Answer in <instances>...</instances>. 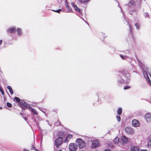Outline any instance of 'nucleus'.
<instances>
[{
    "mask_svg": "<svg viewBox=\"0 0 151 151\" xmlns=\"http://www.w3.org/2000/svg\"><path fill=\"white\" fill-rule=\"evenodd\" d=\"M130 75L128 72L124 70L119 72L117 76V84L119 85L122 84H127L129 80Z\"/></svg>",
    "mask_w": 151,
    "mask_h": 151,
    "instance_id": "obj_1",
    "label": "nucleus"
},
{
    "mask_svg": "<svg viewBox=\"0 0 151 151\" xmlns=\"http://www.w3.org/2000/svg\"><path fill=\"white\" fill-rule=\"evenodd\" d=\"M76 142L78 144L79 147L82 149L85 146V143L81 139H78L76 140Z\"/></svg>",
    "mask_w": 151,
    "mask_h": 151,
    "instance_id": "obj_2",
    "label": "nucleus"
},
{
    "mask_svg": "<svg viewBox=\"0 0 151 151\" xmlns=\"http://www.w3.org/2000/svg\"><path fill=\"white\" fill-rule=\"evenodd\" d=\"M78 148V145L75 143H70L69 146L70 151H76Z\"/></svg>",
    "mask_w": 151,
    "mask_h": 151,
    "instance_id": "obj_3",
    "label": "nucleus"
},
{
    "mask_svg": "<svg viewBox=\"0 0 151 151\" xmlns=\"http://www.w3.org/2000/svg\"><path fill=\"white\" fill-rule=\"evenodd\" d=\"M63 139L62 137H58L55 141V145L57 148L62 143Z\"/></svg>",
    "mask_w": 151,
    "mask_h": 151,
    "instance_id": "obj_4",
    "label": "nucleus"
},
{
    "mask_svg": "<svg viewBox=\"0 0 151 151\" xmlns=\"http://www.w3.org/2000/svg\"><path fill=\"white\" fill-rule=\"evenodd\" d=\"M143 73L144 78L146 79L148 83L151 86V81L149 79L147 72L145 70H143Z\"/></svg>",
    "mask_w": 151,
    "mask_h": 151,
    "instance_id": "obj_5",
    "label": "nucleus"
},
{
    "mask_svg": "<svg viewBox=\"0 0 151 151\" xmlns=\"http://www.w3.org/2000/svg\"><path fill=\"white\" fill-rule=\"evenodd\" d=\"M16 31V29L15 26L11 27L7 29V32L9 33H14Z\"/></svg>",
    "mask_w": 151,
    "mask_h": 151,
    "instance_id": "obj_6",
    "label": "nucleus"
},
{
    "mask_svg": "<svg viewBox=\"0 0 151 151\" xmlns=\"http://www.w3.org/2000/svg\"><path fill=\"white\" fill-rule=\"evenodd\" d=\"M99 145V141L97 140H95L92 141L91 144V147L93 149L96 148Z\"/></svg>",
    "mask_w": 151,
    "mask_h": 151,
    "instance_id": "obj_7",
    "label": "nucleus"
},
{
    "mask_svg": "<svg viewBox=\"0 0 151 151\" xmlns=\"http://www.w3.org/2000/svg\"><path fill=\"white\" fill-rule=\"evenodd\" d=\"M133 126L135 127H138L139 126V123L137 119H133L132 122Z\"/></svg>",
    "mask_w": 151,
    "mask_h": 151,
    "instance_id": "obj_8",
    "label": "nucleus"
},
{
    "mask_svg": "<svg viewBox=\"0 0 151 151\" xmlns=\"http://www.w3.org/2000/svg\"><path fill=\"white\" fill-rule=\"evenodd\" d=\"M71 5L75 9V10L78 12H81L80 9L75 4L74 2H71Z\"/></svg>",
    "mask_w": 151,
    "mask_h": 151,
    "instance_id": "obj_9",
    "label": "nucleus"
},
{
    "mask_svg": "<svg viewBox=\"0 0 151 151\" xmlns=\"http://www.w3.org/2000/svg\"><path fill=\"white\" fill-rule=\"evenodd\" d=\"M145 118L147 122H150L151 121V114H150L148 113L145 116Z\"/></svg>",
    "mask_w": 151,
    "mask_h": 151,
    "instance_id": "obj_10",
    "label": "nucleus"
},
{
    "mask_svg": "<svg viewBox=\"0 0 151 151\" xmlns=\"http://www.w3.org/2000/svg\"><path fill=\"white\" fill-rule=\"evenodd\" d=\"M17 35L19 36H21L23 35V32L22 29L19 28H18L17 29Z\"/></svg>",
    "mask_w": 151,
    "mask_h": 151,
    "instance_id": "obj_11",
    "label": "nucleus"
},
{
    "mask_svg": "<svg viewBox=\"0 0 151 151\" xmlns=\"http://www.w3.org/2000/svg\"><path fill=\"white\" fill-rule=\"evenodd\" d=\"M121 139L122 140V143H126L127 142L128 140V138L126 137L125 136H123L121 137Z\"/></svg>",
    "mask_w": 151,
    "mask_h": 151,
    "instance_id": "obj_12",
    "label": "nucleus"
},
{
    "mask_svg": "<svg viewBox=\"0 0 151 151\" xmlns=\"http://www.w3.org/2000/svg\"><path fill=\"white\" fill-rule=\"evenodd\" d=\"M66 9L65 10L66 12L71 13L73 12L72 10L70 8L67 4L66 5Z\"/></svg>",
    "mask_w": 151,
    "mask_h": 151,
    "instance_id": "obj_13",
    "label": "nucleus"
},
{
    "mask_svg": "<svg viewBox=\"0 0 151 151\" xmlns=\"http://www.w3.org/2000/svg\"><path fill=\"white\" fill-rule=\"evenodd\" d=\"M126 131L129 133H132L133 132L132 130L129 127H127L125 129Z\"/></svg>",
    "mask_w": 151,
    "mask_h": 151,
    "instance_id": "obj_14",
    "label": "nucleus"
},
{
    "mask_svg": "<svg viewBox=\"0 0 151 151\" xmlns=\"http://www.w3.org/2000/svg\"><path fill=\"white\" fill-rule=\"evenodd\" d=\"M20 104L21 105L23 106H23L24 107H25L27 104L23 100H21Z\"/></svg>",
    "mask_w": 151,
    "mask_h": 151,
    "instance_id": "obj_15",
    "label": "nucleus"
},
{
    "mask_svg": "<svg viewBox=\"0 0 151 151\" xmlns=\"http://www.w3.org/2000/svg\"><path fill=\"white\" fill-rule=\"evenodd\" d=\"M137 60L139 67L142 68V69H143V67L144 66L143 64L138 59H137Z\"/></svg>",
    "mask_w": 151,
    "mask_h": 151,
    "instance_id": "obj_16",
    "label": "nucleus"
},
{
    "mask_svg": "<svg viewBox=\"0 0 151 151\" xmlns=\"http://www.w3.org/2000/svg\"><path fill=\"white\" fill-rule=\"evenodd\" d=\"M21 107L22 108V110H23H23H24L26 109H30V110H31V109L32 108L31 107L29 106V105L28 104H27L25 106V107H24L23 106H21Z\"/></svg>",
    "mask_w": 151,
    "mask_h": 151,
    "instance_id": "obj_17",
    "label": "nucleus"
},
{
    "mask_svg": "<svg viewBox=\"0 0 151 151\" xmlns=\"http://www.w3.org/2000/svg\"><path fill=\"white\" fill-rule=\"evenodd\" d=\"M72 137V135L70 134H69L66 137L65 142H68L69 140Z\"/></svg>",
    "mask_w": 151,
    "mask_h": 151,
    "instance_id": "obj_18",
    "label": "nucleus"
},
{
    "mask_svg": "<svg viewBox=\"0 0 151 151\" xmlns=\"http://www.w3.org/2000/svg\"><path fill=\"white\" fill-rule=\"evenodd\" d=\"M131 151H138L139 148L137 147H133L131 148Z\"/></svg>",
    "mask_w": 151,
    "mask_h": 151,
    "instance_id": "obj_19",
    "label": "nucleus"
},
{
    "mask_svg": "<svg viewBox=\"0 0 151 151\" xmlns=\"http://www.w3.org/2000/svg\"><path fill=\"white\" fill-rule=\"evenodd\" d=\"M90 0H79V1L80 3L82 4L87 3Z\"/></svg>",
    "mask_w": 151,
    "mask_h": 151,
    "instance_id": "obj_20",
    "label": "nucleus"
},
{
    "mask_svg": "<svg viewBox=\"0 0 151 151\" xmlns=\"http://www.w3.org/2000/svg\"><path fill=\"white\" fill-rule=\"evenodd\" d=\"M7 88L9 89L10 93L12 95L13 94V91L12 88L10 86H8Z\"/></svg>",
    "mask_w": 151,
    "mask_h": 151,
    "instance_id": "obj_21",
    "label": "nucleus"
},
{
    "mask_svg": "<svg viewBox=\"0 0 151 151\" xmlns=\"http://www.w3.org/2000/svg\"><path fill=\"white\" fill-rule=\"evenodd\" d=\"M128 25H129V31H130L131 35L132 38L133 39H134V37H133V35L132 34V28L131 26L130 25V24L129 23H128Z\"/></svg>",
    "mask_w": 151,
    "mask_h": 151,
    "instance_id": "obj_22",
    "label": "nucleus"
},
{
    "mask_svg": "<svg viewBox=\"0 0 151 151\" xmlns=\"http://www.w3.org/2000/svg\"><path fill=\"white\" fill-rule=\"evenodd\" d=\"M119 139L118 137H116L115 138L114 140V142L115 144H117L119 142Z\"/></svg>",
    "mask_w": 151,
    "mask_h": 151,
    "instance_id": "obj_23",
    "label": "nucleus"
},
{
    "mask_svg": "<svg viewBox=\"0 0 151 151\" xmlns=\"http://www.w3.org/2000/svg\"><path fill=\"white\" fill-rule=\"evenodd\" d=\"M122 112V109L121 108H119L117 110V113L119 115H120L121 114Z\"/></svg>",
    "mask_w": 151,
    "mask_h": 151,
    "instance_id": "obj_24",
    "label": "nucleus"
},
{
    "mask_svg": "<svg viewBox=\"0 0 151 151\" xmlns=\"http://www.w3.org/2000/svg\"><path fill=\"white\" fill-rule=\"evenodd\" d=\"M120 56L123 60H125L127 58H128L127 56L123 55H120Z\"/></svg>",
    "mask_w": 151,
    "mask_h": 151,
    "instance_id": "obj_25",
    "label": "nucleus"
},
{
    "mask_svg": "<svg viewBox=\"0 0 151 151\" xmlns=\"http://www.w3.org/2000/svg\"><path fill=\"white\" fill-rule=\"evenodd\" d=\"M31 111L32 112L33 114L38 115L37 111L33 108L31 109Z\"/></svg>",
    "mask_w": 151,
    "mask_h": 151,
    "instance_id": "obj_26",
    "label": "nucleus"
},
{
    "mask_svg": "<svg viewBox=\"0 0 151 151\" xmlns=\"http://www.w3.org/2000/svg\"><path fill=\"white\" fill-rule=\"evenodd\" d=\"M134 25L136 27V29L137 30H138L140 28V25L139 23H136L134 24Z\"/></svg>",
    "mask_w": 151,
    "mask_h": 151,
    "instance_id": "obj_27",
    "label": "nucleus"
},
{
    "mask_svg": "<svg viewBox=\"0 0 151 151\" xmlns=\"http://www.w3.org/2000/svg\"><path fill=\"white\" fill-rule=\"evenodd\" d=\"M14 99L16 100V101L17 102H20L21 100L18 97H15L14 98Z\"/></svg>",
    "mask_w": 151,
    "mask_h": 151,
    "instance_id": "obj_28",
    "label": "nucleus"
},
{
    "mask_svg": "<svg viewBox=\"0 0 151 151\" xmlns=\"http://www.w3.org/2000/svg\"><path fill=\"white\" fill-rule=\"evenodd\" d=\"M53 11L58 13H60V12L62 11V9H59L57 10H52Z\"/></svg>",
    "mask_w": 151,
    "mask_h": 151,
    "instance_id": "obj_29",
    "label": "nucleus"
},
{
    "mask_svg": "<svg viewBox=\"0 0 151 151\" xmlns=\"http://www.w3.org/2000/svg\"><path fill=\"white\" fill-rule=\"evenodd\" d=\"M0 91L1 92V94L2 95H4V92L3 90V89L1 86H0Z\"/></svg>",
    "mask_w": 151,
    "mask_h": 151,
    "instance_id": "obj_30",
    "label": "nucleus"
},
{
    "mask_svg": "<svg viewBox=\"0 0 151 151\" xmlns=\"http://www.w3.org/2000/svg\"><path fill=\"white\" fill-rule=\"evenodd\" d=\"M116 118L118 122H120L121 120V117L117 115Z\"/></svg>",
    "mask_w": 151,
    "mask_h": 151,
    "instance_id": "obj_31",
    "label": "nucleus"
},
{
    "mask_svg": "<svg viewBox=\"0 0 151 151\" xmlns=\"http://www.w3.org/2000/svg\"><path fill=\"white\" fill-rule=\"evenodd\" d=\"M6 105L7 106L9 107H11L12 106V104L11 103L9 102L7 103Z\"/></svg>",
    "mask_w": 151,
    "mask_h": 151,
    "instance_id": "obj_32",
    "label": "nucleus"
},
{
    "mask_svg": "<svg viewBox=\"0 0 151 151\" xmlns=\"http://www.w3.org/2000/svg\"><path fill=\"white\" fill-rule=\"evenodd\" d=\"M134 2L132 1H130L128 5L130 6L131 5H133L134 4Z\"/></svg>",
    "mask_w": 151,
    "mask_h": 151,
    "instance_id": "obj_33",
    "label": "nucleus"
},
{
    "mask_svg": "<svg viewBox=\"0 0 151 151\" xmlns=\"http://www.w3.org/2000/svg\"><path fill=\"white\" fill-rule=\"evenodd\" d=\"M130 88V86H125L124 87V89H126L129 88Z\"/></svg>",
    "mask_w": 151,
    "mask_h": 151,
    "instance_id": "obj_34",
    "label": "nucleus"
},
{
    "mask_svg": "<svg viewBox=\"0 0 151 151\" xmlns=\"http://www.w3.org/2000/svg\"><path fill=\"white\" fill-rule=\"evenodd\" d=\"M148 145L151 147V140L148 142Z\"/></svg>",
    "mask_w": 151,
    "mask_h": 151,
    "instance_id": "obj_35",
    "label": "nucleus"
},
{
    "mask_svg": "<svg viewBox=\"0 0 151 151\" xmlns=\"http://www.w3.org/2000/svg\"><path fill=\"white\" fill-rule=\"evenodd\" d=\"M33 149L35 151H38V150L36 149L33 146V145H32V148L31 149V150H33Z\"/></svg>",
    "mask_w": 151,
    "mask_h": 151,
    "instance_id": "obj_36",
    "label": "nucleus"
},
{
    "mask_svg": "<svg viewBox=\"0 0 151 151\" xmlns=\"http://www.w3.org/2000/svg\"><path fill=\"white\" fill-rule=\"evenodd\" d=\"M148 14L147 13H145L144 14V16L146 17H148Z\"/></svg>",
    "mask_w": 151,
    "mask_h": 151,
    "instance_id": "obj_37",
    "label": "nucleus"
},
{
    "mask_svg": "<svg viewBox=\"0 0 151 151\" xmlns=\"http://www.w3.org/2000/svg\"><path fill=\"white\" fill-rule=\"evenodd\" d=\"M58 134L59 135L63 136L64 135V133L63 132H62L61 134H60L59 132V133Z\"/></svg>",
    "mask_w": 151,
    "mask_h": 151,
    "instance_id": "obj_38",
    "label": "nucleus"
},
{
    "mask_svg": "<svg viewBox=\"0 0 151 151\" xmlns=\"http://www.w3.org/2000/svg\"><path fill=\"white\" fill-rule=\"evenodd\" d=\"M104 151H111L109 149H107L105 150Z\"/></svg>",
    "mask_w": 151,
    "mask_h": 151,
    "instance_id": "obj_39",
    "label": "nucleus"
},
{
    "mask_svg": "<svg viewBox=\"0 0 151 151\" xmlns=\"http://www.w3.org/2000/svg\"><path fill=\"white\" fill-rule=\"evenodd\" d=\"M2 40H0V45L2 44Z\"/></svg>",
    "mask_w": 151,
    "mask_h": 151,
    "instance_id": "obj_40",
    "label": "nucleus"
},
{
    "mask_svg": "<svg viewBox=\"0 0 151 151\" xmlns=\"http://www.w3.org/2000/svg\"><path fill=\"white\" fill-rule=\"evenodd\" d=\"M141 151H148L146 150H141Z\"/></svg>",
    "mask_w": 151,
    "mask_h": 151,
    "instance_id": "obj_41",
    "label": "nucleus"
},
{
    "mask_svg": "<svg viewBox=\"0 0 151 151\" xmlns=\"http://www.w3.org/2000/svg\"><path fill=\"white\" fill-rule=\"evenodd\" d=\"M40 110L42 112H43L45 114V113L44 111H43L42 110H41V109H40Z\"/></svg>",
    "mask_w": 151,
    "mask_h": 151,
    "instance_id": "obj_42",
    "label": "nucleus"
},
{
    "mask_svg": "<svg viewBox=\"0 0 151 151\" xmlns=\"http://www.w3.org/2000/svg\"><path fill=\"white\" fill-rule=\"evenodd\" d=\"M24 119L26 121V120L27 119V118L25 117H24Z\"/></svg>",
    "mask_w": 151,
    "mask_h": 151,
    "instance_id": "obj_43",
    "label": "nucleus"
},
{
    "mask_svg": "<svg viewBox=\"0 0 151 151\" xmlns=\"http://www.w3.org/2000/svg\"><path fill=\"white\" fill-rule=\"evenodd\" d=\"M24 151H28L26 149H24Z\"/></svg>",
    "mask_w": 151,
    "mask_h": 151,
    "instance_id": "obj_44",
    "label": "nucleus"
},
{
    "mask_svg": "<svg viewBox=\"0 0 151 151\" xmlns=\"http://www.w3.org/2000/svg\"><path fill=\"white\" fill-rule=\"evenodd\" d=\"M122 14H123V15L124 16V18L125 16H124V14L123 13H122Z\"/></svg>",
    "mask_w": 151,
    "mask_h": 151,
    "instance_id": "obj_45",
    "label": "nucleus"
},
{
    "mask_svg": "<svg viewBox=\"0 0 151 151\" xmlns=\"http://www.w3.org/2000/svg\"><path fill=\"white\" fill-rule=\"evenodd\" d=\"M118 6L121 8V7H120V6L119 5V3H118Z\"/></svg>",
    "mask_w": 151,
    "mask_h": 151,
    "instance_id": "obj_46",
    "label": "nucleus"
},
{
    "mask_svg": "<svg viewBox=\"0 0 151 151\" xmlns=\"http://www.w3.org/2000/svg\"><path fill=\"white\" fill-rule=\"evenodd\" d=\"M48 125H49L50 126V127L51 126V125L49 123H48Z\"/></svg>",
    "mask_w": 151,
    "mask_h": 151,
    "instance_id": "obj_47",
    "label": "nucleus"
},
{
    "mask_svg": "<svg viewBox=\"0 0 151 151\" xmlns=\"http://www.w3.org/2000/svg\"><path fill=\"white\" fill-rule=\"evenodd\" d=\"M150 76L151 77V73L149 74Z\"/></svg>",
    "mask_w": 151,
    "mask_h": 151,
    "instance_id": "obj_48",
    "label": "nucleus"
},
{
    "mask_svg": "<svg viewBox=\"0 0 151 151\" xmlns=\"http://www.w3.org/2000/svg\"><path fill=\"white\" fill-rule=\"evenodd\" d=\"M20 114L22 115V113H20Z\"/></svg>",
    "mask_w": 151,
    "mask_h": 151,
    "instance_id": "obj_49",
    "label": "nucleus"
},
{
    "mask_svg": "<svg viewBox=\"0 0 151 151\" xmlns=\"http://www.w3.org/2000/svg\"><path fill=\"white\" fill-rule=\"evenodd\" d=\"M2 108V107H0V109Z\"/></svg>",
    "mask_w": 151,
    "mask_h": 151,
    "instance_id": "obj_50",
    "label": "nucleus"
},
{
    "mask_svg": "<svg viewBox=\"0 0 151 151\" xmlns=\"http://www.w3.org/2000/svg\"><path fill=\"white\" fill-rule=\"evenodd\" d=\"M46 122H48V121H47V120H46Z\"/></svg>",
    "mask_w": 151,
    "mask_h": 151,
    "instance_id": "obj_51",
    "label": "nucleus"
},
{
    "mask_svg": "<svg viewBox=\"0 0 151 151\" xmlns=\"http://www.w3.org/2000/svg\"><path fill=\"white\" fill-rule=\"evenodd\" d=\"M59 151H62V150H59Z\"/></svg>",
    "mask_w": 151,
    "mask_h": 151,
    "instance_id": "obj_52",
    "label": "nucleus"
},
{
    "mask_svg": "<svg viewBox=\"0 0 151 151\" xmlns=\"http://www.w3.org/2000/svg\"><path fill=\"white\" fill-rule=\"evenodd\" d=\"M121 11H122V9H121Z\"/></svg>",
    "mask_w": 151,
    "mask_h": 151,
    "instance_id": "obj_53",
    "label": "nucleus"
},
{
    "mask_svg": "<svg viewBox=\"0 0 151 151\" xmlns=\"http://www.w3.org/2000/svg\"><path fill=\"white\" fill-rule=\"evenodd\" d=\"M96 151H98V150H96Z\"/></svg>",
    "mask_w": 151,
    "mask_h": 151,
    "instance_id": "obj_54",
    "label": "nucleus"
}]
</instances>
